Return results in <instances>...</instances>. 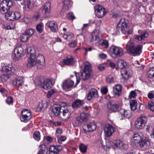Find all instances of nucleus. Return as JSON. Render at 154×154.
<instances>
[{"label": "nucleus", "mask_w": 154, "mask_h": 154, "mask_svg": "<svg viewBox=\"0 0 154 154\" xmlns=\"http://www.w3.org/2000/svg\"><path fill=\"white\" fill-rule=\"evenodd\" d=\"M28 53L30 54V57H36L35 49L33 48H30L28 49Z\"/></svg>", "instance_id": "obj_40"}, {"label": "nucleus", "mask_w": 154, "mask_h": 154, "mask_svg": "<svg viewBox=\"0 0 154 154\" xmlns=\"http://www.w3.org/2000/svg\"><path fill=\"white\" fill-rule=\"evenodd\" d=\"M13 2L11 0H3L0 3V12L2 14L8 13V11L13 5Z\"/></svg>", "instance_id": "obj_4"}, {"label": "nucleus", "mask_w": 154, "mask_h": 154, "mask_svg": "<svg viewBox=\"0 0 154 154\" xmlns=\"http://www.w3.org/2000/svg\"><path fill=\"white\" fill-rule=\"evenodd\" d=\"M57 92V91L55 89H51L48 91L47 96L48 98L50 97L52 95Z\"/></svg>", "instance_id": "obj_48"}, {"label": "nucleus", "mask_w": 154, "mask_h": 154, "mask_svg": "<svg viewBox=\"0 0 154 154\" xmlns=\"http://www.w3.org/2000/svg\"><path fill=\"white\" fill-rule=\"evenodd\" d=\"M114 95L117 97L119 96L121 94L122 87L120 85H116L113 88Z\"/></svg>", "instance_id": "obj_24"}, {"label": "nucleus", "mask_w": 154, "mask_h": 154, "mask_svg": "<svg viewBox=\"0 0 154 154\" xmlns=\"http://www.w3.org/2000/svg\"><path fill=\"white\" fill-rule=\"evenodd\" d=\"M10 75L3 73L1 75L0 77L1 80L3 82H5L8 78L10 77Z\"/></svg>", "instance_id": "obj_46"}, {"label": "nucleus", "mask_w": 154, "mask_h": 154, "mask_svg": "<svg viewBox=\"0 0 154 154\" xmlns=\"http://www.w3.org/2000/svg\"><path fill=\"white\" fill-rule=\"evenodd\" d=\"M98 97V94L97 90L94 88H91L90 89L87 95L88 100H90L93 98H97Z\"/></svg>", "instance_id": "obj_15"}, {"label": "nucleus", "mask_w": 154, "mask_h": 154, "mask_svg": "<svg viewBox=\"0 0 154 154\" xmlns=\"http://www.w3.org/2000/svg\"><path fill=\"white\" fill-rule=\"evenodd\" d=\"M36 60L37 62L36 67L38 69H42L45 65V58L43 56L40 54L36 56Z\"/></svg>", "instance_id": "obj_9"}, {"label": "nucleus", "mask_w": 154, "mask_h": 154, "mask_svg": "<svg viewBox=\"0 0 154 154\" xmlns=\"http://www.w3.org/2000/svg\"><path fill=\"white\" fill-rule=\"evenodd\" d=\"M117 64L118 67L120 69L125 68L127 66L126 62L122 60H119Z\"/></svg>", "instance_id": "obj_35"}, {"label": "nucleus", "mask_w": 154, "mask_h": 154, "mask_svg": "<svg viewBox=\"0 0 154 154\" xmlns=\"http://www.w3.org/2000/svg\"><path fill=\"white\" fill-rule=\"evenodd\" d=\"M130 108L132 111H134L137 109V102L135 100H132L130 101Z\"/></svg>", "instance_id": "obj_38"}, {"label": "nucleus", "mask_w": 154, "mask_h": 154, "mask_svg": "<svg viewBox=\"0 0 154 154\" xmlns=\"http://www.w3.org/2000/svg\"><path fill=\"white\" fill-rule=\"evenodd\" d=\"M107 108L113 112L117 111L119 108V105L114 103L112 101H110L107 104Z\"/></svg>", "instance_id": "obj_22"}, {"label": "nucleus", "mask_w": 154, "mask_h": 154, "mask_svg": "<svg viewBox=\"0 0 154 154\" xmlns=\"http://www.w3.org/2000/svg\"><path fill=\"white\" fill-rule=\"evenodd\" d=\"M113 144L116 148H119L120 149L126 150L128 148V146L120 140L114 141Z\"/></svg>", "instance_id": "obj_16"}, {"label": "nucleus", "mask_w": 154, "mask_h": 154, "mask_svg": "<svg viewBox=\"0 0 154 154\" xmlns=\"http://www.w3.org/2000/svg\"><path fill=\"white\" fill-rule=\"evenodd\" d=\"M94 8L96 15L98 18L103 17L108 12L104 7L100 5H96Z\"/></svg>", "instance_id": "obj_7"}, {"label": "nucleus", "mask_w": 154, "mask_h": 154, "mask_svg": "<svg viewBox=\"0 0 154 154\" xmlns=\"http://www.w3.org/2000/svg\"><path fill=\"white\" fill-rule=\"evenodd\" d=\"M83 128L84 133L87 134V132H92L95 130L96 128V125L94 123L89 122L87 124L84 125Z\"/></svg>", "instance_id": "obj_11"}, {"label": "nucleus", "mask_w": 154, "mask_h": 154, "mask_svg": "<svg viewBox=\"0 0 154 154\" xmlns=\"http://www.w3.org/2000/svg\"><path fill=\"white\" fill-rule=\"evenodd\" d=\"M36 85H40L42 88L48 89L51 88L53 84L52 81L49 79H45L43 77L39 76L35 80Z\"/></svg>", "instance_id": "obj_2"}, {"label": "nucleus", "mask_w": 154, "mask_h": 154, "mask_svg": "<svg viewBox=\"0 0 154 154\" xmlns=\"http://www.w3.org/2000/svg\"><path fill=\"white\" fill-rule=\"evenodd\" d=\"M52 111L55 116H60L63 120H66L70 116V112L65 104H55L52 108Z\"/></svg>", "instance_id": "obj_1"}, {"label": "nucleus", "mask_w": 154, "mask_h": 154, "mask_svg": "<svg viewBox=\"0 0 154 154\" xmlns=\"http://www.w3.org/2000/svg\"><path fill=\"white\" fill-rule=\"evenodd\" d=\"M84 104L83 101L80 100H75L72 104V106L74 108H77L83 105Z\"/></svg>", "instance_id": "obj_32"}, {"label": "nucleus", "mask_w": 154, "mask_h": 154, "mask_svg": "<svg viewBox=\"0 0 154 154\" xmlns=\"http://www.w3.org/2000/svg\"><path fill=\"white\" fill-rule=\"evenodd\" d=\"M109 51L112 56L116 57H120L124 53L123 50L122 48L115 45H112L110 47Z\"/></svg>", "instance_id": "obj_6"}, {"label": "nucleus", "mask_w": 154, "mask_h": 154, "mask_svg": "<svg viewBox=\"0 0 154 154\" xmlns=\"http://www.w3.org/2000/svg\"><path fill=\"white\" fill-rule=\"evenodd\" d=\"M99 57L102 59H105L106 58V55L102 53L99 54Z\"/></svg>", "instance_id": "obj_62"}, {"label": "nucleus", "mask_w": 154, "mask_h": 154, "mask_svg": "<svg viewBox=\"0 0 154 154\" xmlns=\"http://www.w3.org/2000/svg\"><path fill=\"white\" fill-rule=\"evenodd\" d=\"M91 73V72L83 71L82 72H81V74L82 79L84 80H88L90 78Z\"/></svg>", "instance_id": "obj_34"}, {"label": "nucleus", "mask_w": 154, "mask_h": 154, "mask_svg": "<svg viewBox=\"0 0 154 154\" xmlns=\"http://www.w3.org/2000/svg\"><path fill=\"white\" fill-rule=\"evenodd\" d=\"M138 143H139L140 149L142 151L145 150L149 148L150 143L148 139H141Z\"/></svg>", "instance_id": "obj_13"}, {"label": "nucleus", "mask_w": 154, "mask_h": 154, "mask_svg": "<svg viewBox=\"0 0 154 154\" xmlns=\"http://www.w3.org/2000/svg\"><path fill=\"white\" fill-rule=\"evenodd\" d=\"M138 32L140 33V34L139 35H134L133 37V38L134 39L139 41H141L142 40H144L148 36V33L146 31H141V30H139L138 31Z\"/></svg>", "instance_id": "obj_14"}, {"label": "nucleus", "mask_w": 154, "mask_h": 154, "mask_svg": "<svg viewBox=\"0 0 154 154\" xmlns=\"http://www.w3.org/2000/svg\"><path fill=\"white\" fill-rule=\"evenodd\" d=\"M34 29H29L26 30L25 33L30 37L34 33Z\"/></svg>", "instance_id": "obj_47"}, {"label": "nucleus", "mask_w": 154, "mask_h": 154, "mask_svg": "<svg viewBox=\"0 0 154 154\" xmlns=\"http://www.w3.org/2000/svg\"><path fill=\"white\" fill-rule=\"evenodd\" d=\"M35 3L34 0H23V4L25 7L29 9H32Z\"/></svg>", "instance_id": "obj_25"}, {"label": "nucleus", "mask_w": 154, "mask_h": 154, "mask_svg": "<svg viewBox=\"0 0 154 154\" xmlns=\"http://www.w3.org/2000/svg\"><path fill=\"white\" fill-rule=\"evenodd\" d=\"M123 71L121 72V74L123 77L125 79H128L130 76V73L127 70H125L123 72Z\"/></svg>", "instance_id": "obj_42"}, {"label": "nucleus", "mask_w": 154, "mask_h": 154, "mask_svg": "<svg viewBox=\"0 0 154 154\" xmlns=\"http://www.w3.org/2000/svg\"><path fill=\"white\" fill-rule=\"evenodd\" d=\"M116 28L119 32L124 34L127 33L129 34L132 32L131 31H128V24L124 18L121 19L120 20L119 23L117 24Z\"/></svg>", "instance_id": "obj_3"}, {"label": "nucleus", "mask_w": 154, "mask_h": 154, "mask_svg": "<svg viewBox=\"0 0 154 154\" xmlns=\"http://www.w3.org/2000/svg\"><path fill=\"white\" fill-rule=\"evenodd\" d=\"M82 66L83 67V71L92 72L91 65L88 62L86 61L84 62Z\"/></svg>", "instance_id": "obj_29"}, {"label": "nucleus", "mask_w": 154, "mask_h": 154, "mask_svg": "<svg viewBox=\"0 0 154 154\" xmlns=\"http://www.w3.org/2000/svg\"><path fill=\"white\" fill-rule=\"evenodd\" d=\"M23 50L21 46L17 47L14 50V54L13 55V59L15 61H17L21 58Z\"/></svg>", "instance_id": "obj_10"}, {"label": "nucleus", "mask_w": 154, "mask_h": 154, "mask_svg": "<svg viewBox=\"0 0 154 154\" xmlns=\"http://www.w3.org/2000/svg\"><path fill=\"white\" fill-rule=\"evenodd\" d=\"M80 116L84 122H86L88 119V114H87L82 113L80 114Z\"/></svg>", "instance_id": "obj_51"}, {"label": "nucleus", "mask_w": 154, "mask_h": 154, "mask_svg": "<svg viewBox=\"0 0 154 154\" xmlns=\"http://www.w3.org/2000/svg\"><path fill=\"white\" fill-rule=\"evenodd\" d=\"M115 130V128L109 124H107L104 129L105 133L108 137L111 136Z\"/></svg>", "instance_id": "obj_19"}, {"label": "nucleus", "mask_w": 154, "mask_h": 154, "mask_svg": "<svg viewBox=\"0 0 154 154\" xmlns=\"http://www.w3.org/2000/svg\"><path fill=\"white\" fill-rule=\"evenodd\" d=\"M147 121V116L142 115L135 122V126L136 128L139 129L143 128Z\"/></svg>", "instance_id": "obj_8"}, {"label": "nucleus", "mask_w": 154, "mask_h": 154, "mask_svg": "<svg viewBox=\"0 0 154 154\" xmlns=\"http://www.w3.org/2000/svg\"><path fill=\"white\" fill-rule=\"evenodd\" d=\"M101 45L105 48H108L109 45L108 42L106 40H103L102 43Z\"/></svg>", "instance_id": "obj_54"}, {"label": "nucleus", "mask_w": 154, "mask_h": 154, "mask_svg": "<svg viewBox=\"0 0 154 154\" xmlns=\"http://www.w3.org/2000/svg\"><path fill=\"white\" fill-rule=\"evenodd\" d=\"M46 26L49 27L53 32H56L58 30L57 25L54 21H48L46 24Z\"/></svg>", "instance_id": "obj_20"}, {"label": "nucleus", "mask_w": 154, "mask_h": 154, "mask_svg": "<svg viewBox=\"0 0 154 154\" xmlns=\"http://www.w3.org/2000/svg\"><path fill=\"white\" fill-rule=\"evenodd\" d=\"M101 93L103 94H106L108 92L107 88L105 87H102L101 89Z\"/></svg>", "instance_id": "obj_55"}, {"label": "nucleus", "mask_w": 154, "mask_h": 154, "mask_svg": "<svg viewBox=\"0 0 154 154\" xmlns=\"http://www.w3.org/2000/svg\"><path fill=\"white\" fill-rule=\"evenodd\" d=\"M107 82L111 83L113 81V78L111 76H109L106 79Z\"/></svg>", "instance_id": "obj_58"}, {"label": "nucleus", "mask_w": 154, "mask_h": 154, "mask_svg": "<svg viewBox=\"0 0 154 154\" xmlns=\"http://www.w3.org/2000/svg\"><path fill=\"white\" fill-rule=\"evenodd\" d=\"M99 36L98 35V32L96 30H94L93 32L91 33V42L95 41L99 38Z\"/></svg>", "instance_id": "obj_36"}, {"label": "nucleus", "mask_w": 154, "mask_h": 154, "mask_svg": "<svg viewBox=\"0 0 154 154\" xmlns=\"http://www.w3.org/2000/svg\"><path fill=\"white\" fill-rule=\"evenodd\" d=\"M74 62V58L72 56L69 57H65L63 59V65L70 66L72 65Z\"/></svg>", "instance_id": "obj_23"}, {"label": "nucleus", "mask_w": 154, "mask_h": 154, "mask_svg": "<svg viewBox=\"0 0 154 154\" xmlns=\"http://www.w3.org/2000/svg\"><path fill=\"white\" fill-rule=\"evenodd\" d=\"M126 47L130 52L135 55H139L141 53V47L140 45L135 46L133 43H128L126 45Z\"/></svg>", "instance_id": "obj_5"}, {"label": "nucleus", "mask_w": 154, "mask_h": 154, "mask_svg": "<svg viewBox=\"0 0 154 154\" xmlns=\"http://www.w3.org/2000/svg\"><path fill=\"white\" fill-rule=\"evenodd\" d=\"M23 79L21 77H19L13 81V85L21 88L22 85L23 84Z\"/></svg>", "instance_id": "obj_28"}, {"label": "nucleus", "mask_w": 154, "mask_h": 154, "mask_svg": "<svg viewBox=\"0 0 154 154\" xmlns=\"http://www.w3.org/2000/svg\"><path fill=\"white\" fill-rule=\"evenodd\" d=\"M29 37L25 33V34H23L21 36V40L22 42H26L28 40Z\"/></svg>", "instance_id": "obj_50"}, {"label": "nucleus", "mask_w": 154, "mask_h": 154, "mask_svg": "<svg viewBox=\"0 0 154 154\" xmlns=\"http://www.w3.org/2000/svg\"><path fill=\"white\" fill-rule=\"evenodd\" d=\"M39 150L37 154H47L48 149L45 145L42 144L39 146Z\"/></svg>", "instance_id": "obj_31"}, {"label": "nucleus", "mask_w": 154, "mask_h": 154, "mask_svg": "<svg viewBox=\"0 0 154 154\" xmlns=\"http://www.w3.org/2000/svg\"><path fill=\"white\" fill-rule=\"evenodd\" d=\"M79 150L80 151L83 153H85L86 152L87 149V146L83 144H81L79 146Z\"/></svg>", "instance_id": "obj_41"}, {"label": "nucleus", "mask_w": 154, "mask_h": 154, "mask_svg": "<svg viewBox=\"0 0 154 154\" xmlns=\"http://www.w3.org/2000/svg\"><path fill=\"white\" fill-rule=\"evenodd\" d=\"M43 108V104L42 103L39 104L37 107V110L38 111H40Z\"/></svg>", "instance_id": "obj_63"}, {"label": "nucleus", "mask_w": 154, "mask_h": 154, "mask_svg": "<svg viewBox=\"0 0 154 154\" xmlns=\"http://www.w3.org/2000/svg\"><path fill=\"white\" fill-rule=\"evenodd\" d=\"M148 107L151 111L154 112V99L149 102Z\"/></svg>", "instance_id": "obj_49"}, {"label": "nucleus", "mask_w": 154, "mask_h": 154, "mask_svg": "<svg viewBox=\"0 0 154 154\" xmlns=\"http://www.w3.org/2000/svg\"><path fill=\"white\" fill-rule=\"evenodd\" d=\"M33 137L34 139L36 141H38L40 139V134L39 132L36 131L33 134Z\"/></svg>", "instance_id": "obj_44"}, {"label": "nucleus", "mask_w": 154, "mask_h": 154, "mask_svg": "<svg viewBox=\"0 0 154 154\" xmlns=\"http://www.w3.org/2000/svg\"><path fill=\"white\" fill-rule=\"evenodd\" d=\"M68 18L70 20H73L75 17L72 13H69L67 14Z\"/></svg>", "instance_id": "obj_56"}, {"label": "nucleus", "mask_w": 154, "mask_h": 154, "mask_svg": "<svg viewBox=\"0 0 154 154\" xmlns=\"http://www.w3.org/2000/svg\"><path fill=\"white\" fill-rule=\"evenodd\" d=\"M76 123L78 124V125H81L82 123L84 122L82 119L81 118L80 116H79L76 118Z\"/></svg>", "instance_id": "obj_52"}, {"label": "nucleus", "mask_w": 154, "mask_h": 154, "mask_svg": "<svg viewBox=\"0 0 154 154\" xmlns=\"http://www.w3.org/2000/svg\"><path fill=\"white\" fill-rule=\"evenodd\" d=\"M6 102L8 104H10L13 102V98L11 97H8L6 100Z\"/></svg>", "instance_id": "obj_61"}, {"label": "nucleus", "mask_w": 154, "mask_h": 154, "mask_svg": "<svg viewBox=\"0 0 154 154\" xmlns=\"http://www.w3.org/2000/svg\"><path fill=\"white\" fill-rule=\"evenodd\" d=\"M119 112L121 116L128 119L130 118L132 115L131 111L129 110H125L121 109L119 110Z\"/></svg>", "instance_id": "obj_26"}, {"label": "nucleus", "mask_w": 154, "mask_h": 154, "mask_svg": "<svg viewBox=\"0 0 154 154\" xmlns=\"http://www.w3.org/2000/svg\"><path fill=\"white\" fill-rule=\"evenodd\" d=\"M63 8L66 10L70 7L72 5V2L70 0H63Z\"/></svg>", "instance_id": "obj_37"}, {"label": "nucleus", "mask_w": 154, "mask_h": 154, "mask_svg": "<svg viewBox=\"0 0 154 154\" xmlns=\"http://www.w3.org/2000/svg\"><path fill=\"white\" fill-rule=\"evenodd\" d=\"M40 17L39 13L38 12H36L33 17V20H37Z\"/></svg>", "instance_id": "obj_57"}, {"label": "nucleus", "mask_w": 154, "mask_h": 154, "mask_svg": "<svg viewBox=\"0 0 154 154\" xmlns=\"http://www.w3.org/2000/svg\"><path fill=\"white\" fill-rule=\"evenodd\" d=\"M148 97L149 99L153 98L154 97V94L152 92H150L148 95Z\"/></svg>", "instance_id": "obj_64"}, {"label": "nucleus", "mask_w": 154, "mask_h": 154, "mask_svg": "<svg viewBox=\"0 0 154 154\" xmlns=\"http://www.w3.org/2000/svg\"><path fill=\"white\" fill-rule=\"evenodd\" d=\"M35 58L36 57H30L28 59L27 65L28 67H31L35 66H36L37 62Z\"/></svg>", "instance_id": "obj_27"}, {"label": "nucleus", "mask_w": 154, "mask_h": 154, "mask_svg": "<svg viewBox=\"0 0 154 154\" xmlns=\"http://www.w3.org/2000/svg\"><path fill=\"white\" fill-rule=\"evenodd\" d=\"M12 69L11 67L8 66H5L2 68V71L3 73L7 75H11L12 72Z\"/></svg>", "instance_id": "obj_33"}, {"label": "nucleus", "mask_w": 154, "mask_h": 154, "mask_svg": "<svg viewBox=\"0 0 154 154\" xmlns=\"http://www.w3.org/2000/svg\"><path fill=\"white\" fill-rule=\"evenodd\" d=\"M73 81L69 79L65 80L62 84V87L66 91H68L72 87L74 84Z\"/></svg>", "instance_id": "obj_12"}, {"label": "nucleus", "mask_w": 154, "mask_h": 154, "mask_svg": "<svg viewBox=\"0 0 154 154\" xmlns=\"http://www.w3.org/2000/svg\"><path fill=\"white\" fill-rule=\"evenodd\" d=\"M7 16L10 17V20L14 21L20 19L21 16L20 12L18 11L13 12L10 11L7 14Z\"/></svg>", "instance_id": "obj_17"}, {"label": "nucleus", "mask_w": 154, "mask_h": 154, "mask_svg": "<svg viewBox=\"0 0 154 154\" xmlns=\"http://www.w3.org/2000/svg\"><path fill=\"white\" fill-rule=\"evenodd\" d=\"M30 20V17L27 16H25L23 19V20L27 24L29 23Z\"/></svg>", "instance_id": "obj_53"}, {"label": "nucleus", "mask_w": 154, "mask_h": 154, "mask_svg": "<svg viewBox=\"0 0 154 154\" xmlns=\"http://www.w3.org/2000/svg\"><path fill=\"white\" fill-rule=\"evenodd\" d=\"M147 75L149 77L154 79V67L148 72Z\"/></svg>", "instance_id": "obj_43"}, {"label": "nucleus", "mask_w": 154, "mask_h": 154, "mask_svg": "<svg viewBox=\"0 0 154 154\" xmlns=\"http://www.w3.org/2000/svg\"><path fill=\"white\" fill-rule=\"evenodd\" d=\"M43 28V25L42 23H40L36 26L37 30L40 33L42 32Z\"/></svg>", "instance_id": "obj_45"}, {"label": "nucleus", "mask_w": 154, "mask_h": 154, "mask_svg": "<svg viewBox=\"0 0 154 154\" xmlns=\"http://www.w3.org/2000/svg\"><path fill=\"white\" fill-rule=\"evenodd\" d=\"M51 8V3L50 2H46L43 6L42 10V13L45 14H48L50 12Z\"/></svg>", "instance_id": "obj_30"}, {"label": "nucleus", "mask_w": 154, "mask_h": 154, "mask_svg": "<svg viewBox=\"0 0 154 154\" xmlns=\"http://www.w3.org/2000/svg\"><path fill=\"white\" fill-rule=\"evenodd\" d=\"M21 115L20 117V119L22 122H26L29 121L31 118V113L27 112V114H26V113L24 112H21Z\"/></svg>", "instance_id": "obj_21"}, {"label": "nucleus", "mask_w": 154, "mask_h": 154, "mask_svg": "<svg viewBox=\"0 0 154 154\" xmlns=\"http://www.w3.org/2000/svg\"><path fill=\"white\" fill-rule=\"evenodd\" d=\"M62 147L60 145H51L49 148V154H58L62 150Z\"/></svg>", "instance_id": "obj_18"}, {"label": "nucleus", "mask_w": 154, "mask_h": 154, "mask_svg": "<svg viewBox=\"0 0 154 154\" xmlns=\"http://www.w3.org/2000/svg\"><path fill=\"white\" fill-rule=\"evenodd\" d=\"M77 42L75 41H73L69 44V46L70 47L74 48L76 45Z\"/></svg>", "instance_id": "obj_60"}, {"label": "nucleus", "mask_w": 154, "mask_h": 154, "mask_svg": "<svg viewBox=\"0 0 154 154\" xmlns=\"http://www.w3.org/2000/svg\"><path fill=\"white\" fill-rule=\"evenodd\" d=\"M136 96V93L134 91H131L129 94V97L131 99L132 97L134 98Z\"/></svg>", "instance_id": "obj_59"}, {"label": "nucleus", "mask_w": 154, "mask_h": 154, "mask_svg": "<svg viewBox=\"0 0 154 154\" xmlns=\"http://www.w3.org/2000/svg\"><path fill=\"white\" fill-rule=\"evenodd\" d=\"M141 138L138 133H136L134 134L133 137L132 142L134 143L135 145H136L137 143H138L141 140Z\"/></svg>", "instance_id": "obj_39"}]
</instances>
